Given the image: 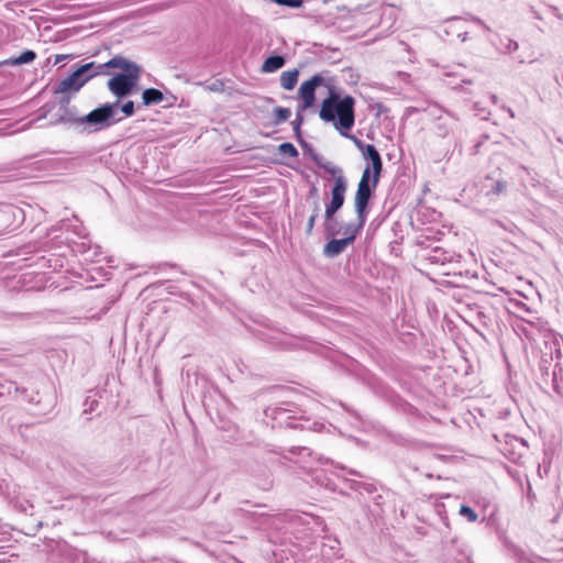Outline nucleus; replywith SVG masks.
Listing matches in <instances>:
<instances>
[{
	"mask_svg": "<svg viewBox=\"0 0 563 563\" xmlns=\"http://www.w3.org/2000/svg\"><path fill=\"white\" fill-rule=\"evenodd\" d=\"M317 217L318 214L314 213L312 214L309 220H308V223H307V232L310 233L314 227V223H316V220H317Z\"/></svg>",
	"mask_w": 563,
	"mask_h": 563,
	"instance_id": "24",
	"label": "nucleus"
},
{
	"mask_svg": "<svg viewBox=\"0 0 563 563\" xmlns=\"http://www.w3.org/2000/svg\"><path fill=\"white\" fill-rule=\"evenodd\" d=\"M319 166L321 168H323L328 174L333 176L334 180L338 177H344L342 174V170L338 166L333 165L332 163L320 164Z\"/></svg>",
	"mask_w": 563,
	"mask_h": 563,
	"instance_id": "20",
	"label": "nucleus"
},
{
	"mask_svg": "<svg viewBox=\"0 0 563 563\" xmlns=\"http://www.w3.org/2000/svg\"><path fill=\"white\" fill-rule=\"evenodd\" d=\"M294 129L298 130L299 129V123H297V125H294Z\"/></svg>",
	"mask_w": 563,
	"mask_h": 563,
	"instance_id": "25",
	"label": "nucleus"
},
{
	"mask_svg": "<svg viewBox=\"0 0 563 563\" xmlns=\"http://www.w3.org/2000/svg\"><path fill=\"white\" fill-rule=\"evenodd\" d=\"M95 67V63L90 62L81 65L77 70L70 74L65 79L60 80L54 89V93H66L77 92L84 85L91 79V76H85L91 68Z\"/></svg>",
	"mask_w": 563,
	"mask_h": 563,
	"instance_id": "5",
	"label": "nucleus"
},
{
	"mask_svg": "<svg viewBox=\"0 0 563 563\" xmlns=\"http://www.w3.org/2000/svg\"><path fill=\"white\" fill-rule=\"evenodd\" d=\"M291 115V112L288 108L277 107L274 109V124L279 125L283 122H286Z\"/></svg>",
	"mask_w": 563,
	"mask_h": 563,
	"instance_id": "16",
	"label": "nucleus"
},
{
	"mask_svg": "<svg viewBox=\"0 0 563 563\" xmlns=\"http://www.w3.org/2000/svg\"><path fill=\"white\" fill-rule=\"evenodd\" d=\"M365 216L363 218L361 216H357V220L354 223H349L345 225L343 234L345 235L344 239L349 240L351 243L355 240V238L360 234V232L363 230L365 222H366Z\"/></svg>",
	"mask_w": 563,
	"mask_h": 563,
	"instance_id": "10",
	"label": "nucleus"
},
{
	"mask_svg": "<svg viewBox=\"0 0 563 563\" xmlns=\"http://www.w3.org/2000/svg\"><path fill=\"white\" fill-rule=\"evenodd\" d=\"M356 144L362 150L364 158L371 162V178L373 179V186L377 187L383 172L382 157L373 144H366L363 146L358 141H356Z\"/></svg>",
	"mask_w": 563,
	"mask_h": 563,
	"instance_id": "8",
	"label": "nucleus"
},
{
	"mask_svg": "<svg viewBox=\"0 0 563 563\" xmlns=\"http://www.w3.org/2000/svg\"><path fill=\"white\" fill-rule=\"evenodd\" d=\"M320 86H327L325 78L321 74L311 76L300 85L298 89V96L301 101L299 106L300 110H307L313 107L316 102V89Z\"/></svg>",
	"mask_w": 563,
	"mask_h": 563,
	"instance_id": "6",
	"label": "nucleus"
},
{
	"mask_svg": "<svg viewBox=\"0 0 563 563\" xmlns=\"http://www.w3.org/2000/svg\"><path fill=\"white\" fill-rule=\"evenodd\" d=\"M506 181L496 180L492 184L490 188L486 191V195H500L506 190Z\"/></svg>",
	"mask_w": 563,
	"mask_h": 563,
	"instance_id": "18",
	"label": "nucleus"
},
{
	"mask_svg": "<svg viewBox=\"0 0 563 563\" xmlns=\"http://www.w3.org/2000/svg\"><path fill=\"white\" fill-rule=\"evenodd\" d=\"M459 514L465 517L468 522H475L478 518L477 514L466 505L460 507Z\"/></svg>",
	"mask_w": 563,
	"mask_h": 563,
	"instance_id": "17",
	"label": "nucleus"
},
{
	"mask_svg": "<svg viewBox=\"0 0 563 563\" xmlns=\"http://www.w3.org/2000/svg\"><path fill=\"white\" fill-rule=\"evenodd\" d=\"M319 166L321 168H323L328 174L333 176L334 180L338 177H344L342 174V170L338 166L333 165L332 163L320 164Z\"/></svg>",
	"mask_w": 563,
	"mask_h": 563,
	"instance_id": "19",
	"label": "nucleus"
},
{
	"mask_svg": "<svg viewBox=\"0 0 563 563\" xmlns=\"http://www.w3.org/2000/svg\"><path fill=\"white\" fill-rule=\"evenodd\" d=\"M350 244L352 243L346 239H333L325 244L324 253L331 257L336 256L341 254Z\"/></svg>",
	"mask_w": 563,
	"mask_h": 563,
	"instance_id": "11",
	"label": "nucleus"
},
{
	"mask_svg": "<svg viewBox=\"0 0 563 563\" xmlns=\"http://www.w3.org/2000/svg\"><path fill=\"white\" fill-rule=\"evenodd\" d=\"M375 189L376 187L373 186V179L371 178V167L366 166L362 173L354 196L356 216H361L362 218L363 216L367 217V208Z\"/></svg>",
	"mask_w": 563,
	"mask_h": 563,
	"instance_id": "4",
	"label": "nucleus"
},
{
	"mask_svg": "<svg viewBox=\"0 0 563 563\" xmlns=\"http://www.w3.org/2000/svg\"><path fill=\"white\" fill-rule=\"evenodd\" d=\"M121 111L124 113L125 117H131L135 112L134 102L133 101H126L122 104Z\"/></svg>",
	"mask_w": 563,
	"mask_h": 563,
	"instance_id": "23",
	"label": "nucleus"
},
{
	"mask_svg": "<svg viewBox=\"0 0 563 563\" xmlns=\"http://www.w3.org/2000/svg\"><path fill=\"white\" fill-rule=\"evenodd\" d=\"M285 65V58L282 56H271L265 59V62L262 65V71L263 73H273L278 70Z\"/></svg>",
	"mask_w": 563,
	"mask_h": 563,
	"instance_id": "15",
	"label": "nucleus"
},
{
	"mask_svg": "<svg viewBox=\"0 0 563 563\" xmlns=\"http://www.w3.org/2000/svg\"><path fill=\"white\" fill-rule=\"evenodd\" d=\"M117 69H120V74L113 75L107 82V88L110 92L115 96L118 99H122L135 89L140 77H141V67L124 57Z\"/></svg>",
	"mask_w": 563,
	"mask_h": 563,
	"instance_id": "2",
	"label": "nucleus"
},
{
	"mask_svg": "<svg viewBox=\"0 0 563 563\" xmlns=\"http://www.w3.org/2000/svg\"><path fill=\"white\" fill-rule=\"evenodd\" d=\"M355 98L351 95L342 97L330 88L329 95L322 100L319 117L324 122H332L335 130L345 137L355 124Z\"/></svg>",
	"mask_w": 563,
	"mask_h": 563,
	"instance_id": "1",
	"label": "nucleus"
},
{
	"mask_svg": "<svg viewBox=\"0 0 563 563\" xmlns=\"http://www.w3.org/2000/svg\"><path fill=\"white\" fill-rule=\"evenodd\" d=\"M118 104L119 101L114 103H104L101 107L93 109L85 117L80 118L79 123L93 126L95 131L106 129L121 120L114 119V110Z\"/></svg>",
	"mask_w": 563,
	"mask_h": 563,
	"instance_id": "3",
	"label": "nucleus"
},
{
	"mask_svg": "<svg viewBox=\"0 0 563 563\" xmlns=\"http://www.w3.org/2000/svg\"><path fill=\"white\" fill-rule=\"evenodd\" d=\"M123 59H124L123 56L117 55V56L112 57L111 59H109L107 63L99 64V65L95 64V67L91 68L95 71L89 74L88 76H91V78H93L99 75H109L110 73L107 69L108 68L117 69L119 66H121V63Z\"/></svg>",
	"mask_w": 563,
	"mask_h": 563,
	"instance_id": "9",
	"label": "nucleus"
},
{
	"mask_svg": "<svg viewBox=\"0 0 563 563\" xmlns=\"http://www.w3.org/2000/svg\"><path fill=\"white\" fill-rule=\"evenodd\" d=\"M279 153L288 155L289 157H296L298 155L297 148L291 143H283L278 147Z\"/></svg>",
	"mask_w": 563,
	"mask_h": 563,
	"instance_id": "21",
	"label": "nucleus"
},
{
	"mask_svg": "<svg viewBox=\"0 0 563 563\" xmlns=\"http://www.w3.org/2000/svg\"><path fill=\"white\" fill-rule=\"evenodd\" d=\"M299 71L297 69L283 71L280 75V86L286 90L295 88L298 81Z\"/></svg>",
	"mask_w": 563,
	"mask_h": 563,
	"instance_id": "13",
	"label": "nucleus"
},
{
	"mask_svg": "<svg viewBox=\"0 0 563 563\" xmlns=\"http://www.w3.org/2000/svg\"><path fill=\"white\" fill-rule=\"evenodd\" d=\"M35 58H36L35 52L27 49V51L23 52L18 57H10L8 59L0 62V66H3V65L16 66V65H22V64H27V63H32Z\"/></svg>",
	"mask_w": 563,
	"mask_h": 563,
	"instance_id": "12",
	"label": "nucleus"
},
{
	"mask_svg": "<svg viewBox=\"0 0 563 563\" xmlns=\"http://www.w3.org/2000/svg\"><path fill=\"white\" fill-rule=\"evenodd\" d=\"M346 189L347 183L345 177H338L331 190V201L325 206L324 216L327 221L332 220L335 212L343 206Z\"/></svg>",
	"mask_w": 563,
	"mask_h": 563,
	"instance_id": "7",
	"label": "nucleus"
},
{
	"mask_svg": "<svg viewBox=\"0 0 563 563\" xmlns=\"http://www.w3.org/2000/svg\"><path fill=\"white\" fill-rule=\"evenodd\" d=\"M275 3L290 8H300L303 0H274Z\"/></svg>",
	"mask_w": 563,
	"mask_h": 563,
	"instance_id": "22",
	"label": "nucleus"
},
{
	"mask_svg": "<svg viewBox=\"0 0 563 563\" xmlns=\"http://www.w3.org/2000/svg\"><path fill=\"white\" fill-rule=\"evenodd\" d=\"M144 106L161 103L164 100V95L161 90L155 88L145 89L142 93Z\"/></svg>",
	"mask_w": 563,
	"mask_h": 563,
	"instance_id": "14",
	"label": "nucleus"
}]
</instances>
